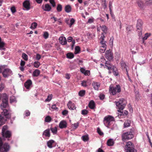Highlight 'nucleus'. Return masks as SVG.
I'll return each mask as SVG.
<instances>
[{"mask_svg":"<svg viewBox=\"0 0 152 152\" xmlns=\"http://www.w3.org/2000/svg\"><path fill=\"white\" fill-rule=\"evenodd\" d=\"M1 97L2 99V102H8V96L6 94H3L1 96Z\"/></svg>","mask_w":152,"mask_h":152,"instance_id":"20","label":"nucleus"},{"mask_svg":"<svg viewBox=\"0 0 152 152\" xmlns=\"http://www.w3.org/2000/svg\"><path fill=\"white\" fill-rule=\"evenodd\" d=\"M68 111L67 110H64L62 112V113L63 115H66L68 114Z\"/></svg>","mask_w":152,"mask_h":152,"instance_id":"57","label":"nucleus"},{"mask_svg":"<svg viewBox=\"0 0 152 152\" xmlns=\"http://www.w3.org/2000/svg\"><path fill=\"white\" fill-rule=\"evenodd\" d=\"M32 84V81L30 80H28L24 83V86L27 89H28Z\"/></svg>","mask_w":152,"mask_h":152,"instance_id":"21","label":"nucleus"},{"mask_svg":"<svg viewBox=\"0 0 152 152\" xmlns=\"http://www.w3.org/2000/svg\"><path fill=\"white\" fill-rule=\"evenodd\" d=\"M120 110L119 109L118 110V116L119 117H121L122 116V115H124V114L121 111V110Z\"/></svg>","mask_w":152,"mask_h":152,"instance_id":"50","label":"nucleus"},{"mask_svg":"<svg viewBox=\"0 0 152 152\" xmlns=\"http://www.w3.org/2000/svg\"><path fill=\"white\" fill-rule=\"evenodd\" d=\"M49 2L53 7L56 6V3L54 0H49Z\"/></svg>","mask_w":152,"mask_h":152,"instance_id":"52","label":"nucleus"},{"mask_svg":"<svg viewBox=\"0 0 152 152\" xmlns=\"http://www.w3.org/2000/svg\"><path fill=\"white\" fill-rule=\"evenodd\" d=\"M43 134L45 135L46 137H50V129H48L45 130Z\"/></svg>","mask_w":152,"mask_h":152,"instance_id":"30","label":"nucleus"},{"mask_svg":"<svg viewBox=\"0 0 152 152\" xmlns=\"http://www.w3.org/2000/svg\"><path fill=\"white\" fill-rule=\"evenodd\" d=\"M4 87V85L3 83H1L0 85V91L3 89Z\"/></svg>","mask_w":152,"mask_h":152,"instance_id":"58","label":"nucleus"},{"mask_svg":"<svg viewBox=\"0 0 152 152\" xmlns=\"http://www.w3.org/2000/svg\"><path fill=\"white\" fill-rule=\"evenodd\" d=\"M107 46V45H102L100 47L99 51L101 53H104L106 49Z\"/></svg>","mask_w":152,"mask_h":152,"instance_id":"31","label":"nucleus"},{"mask_svg":"<svg viewBox=\"0 0 152 152\" xmlns=\"http://www.w3.org/2000/svg\"><path fill=\"white\" fill-rule=\"evenodd\" d=\"M131 124V121L129 120H126L124 124V127L126 128L129 127L130 126Z\"/></svg>","mask_w":152,"mask_h":152,"instance_id":"26","label":"nucleus"},{"mask_svg":"<svg viewBox=\"0 0 152 152\" xmlns=\"http://www.w3.org/2000/svg\"><path fill=\"white\" fill-rule=\"evenodd\" d=\"M102 5L104 9L107 7V5L106 4V0H102Z\"/></svg>","mask_w":152,"mask_h":152,"instance_id":"49","label":"nucleus"},{"mask_svg":"<svg viewBox=\"0 0 152 152\" xmlns=\"http://www.w3.org/2000/svg\"><path fill=\"white\" fill-rule=\"evenodd\" d=\"M114 144V141L112 139H110L108 140L107 144L109 146H113Z\"/></svg>","mask_w":152,"mask_h":152,"instance_id":"25","label":"nucleus"},{"mask_svg":"<svg viewBox=\"0 0 152 152\" xmlns=\"http://www.w3.org/2000/svg\"><path fill=\"white\" fill-rule=\"evenodd\" d=\"M37 25V23L36 22H34L32 23L30 28L32 29H35Z\"/></svg>","mask_w":152,"mask_h":152,"instance_id":"36","label":"nucleus"},{"mask_svg":"<svg viewBox=\"0 0 152 152\" xmlns=\"http://www.w3.org/2000/svg\"><path fill=\"white\" fill-rule=\"evenodd\" d=\"M1 134L4 138H9L12 136L11 132L8 130V127L7 125L4 126L2 128Z\"/></svg>","mask_w":152,"mask_h":152,"instance_id":"2","label":"nucleus"},{"mask_svg":"<svg viewBox=\"0 0 152 152\" xmlns=\"http://www.w3.org/2000/svg\"><path fill=\"white\" fill-rule=\"evenodd\" d=\"M62 10V5L60 4H58L57 7V10L58 12H61Z\"/></svg>","mask_w":152,"mask_h":152,"instance_id":"44","label":"nucleus"},{"mask_svg":"<svg viewBox=\"0 0 152 152\" xmlns=\"http://www.w3.org/2000/svg\"><path fill=\"white\" fill-rule=\"evenodd\" d=\"M73 38L71 37H69L67 38V41L69 42H71V41H72L73 40H72Z\"/></svg>","mask_w":152,"mask_h":152,"instance_id":"63","label":"nucleus"},{"mask_svg":"<svg viewBox=\"0 0 152 152\" xmlns=\"http://www.w3.org/2000/svg\"><path fill=\"white\" fill-rule=\"evenodd\" d=\"M100 27L102 28V31L105 34H106L107 30V27L105 25H102V26H100Z\"/></svg>","mask_w":152,"mask_h":152,"instance_id":"35","label":"nucleus"},{"mask_svg":"<svg viewBox=\"0 0 152 152\" xmlns=\"http://www.w3.org/2000/svg\"><path fill=\"white\" fill-rule=\"evenodd\" d=\"M75 20L73 18L71 19L70 20V23L69 24L70 27H71L72 26L74 23L75 22Z\"/></svg>","mask_w":152,"mask_h":152,"instance_id":"53","label":"nucleus"},{"mask_svg":"<svg viewBox=\"0 0 152 152\" xmlns=\"http://www.w3.org/2000/svg\"><path fill=\"white\" fill-rule=\"evenodd\" d=\"M113 39H114L113 37H112L110 38V40L109 41V44H110V45L111 47H112L113 45Z\"/></svg>","mask_w":152,"mask_h":152,"instance_id":"48","label":"nucleus"},{"mask_svg":"<svg viewBox=\"0 0 152 152\" xmlns=\"http://www.w3.org/2000/svg\"><path fill=\"white\" fill-rule=\"evenodd\" d=\"M79 124V123H75V124H73L72 125L75 127V129H76L78 126Z\"/></svg>","mask_w":152,"mask_h":152,"instance_id":"60","label":"nucleus"},{"mask_svg":"<svg viewBox=\"0 0 152 152\" xmlns=\"http://www.w3.org/2000/svg\"><path fill=\"white\" fill-rule=\"evenodd\" d=\"M51 117L49 116H48L45 118V121L46 122H49L51 121Z\"/></svg>","mask_w":152,"mask_h":152,"instance_id":"45","label":"nucleus"},{"mask_svg":"<svg viewBox=\"0 0 152 152\" xmlns=\"http://www.w3.org/2000/svg\"><path fill=\"white\" fill-rule=\"evenodd\" d=\"M52 94L49 95L48 96L47 98L45 100V102H49L52 99Z\"/></svg>","mask_w":152,"mask_h":152,"instance_id":"47","label":"nucleus"},{"mask_svg":"<svg viewBox=\"0 0 152 152\" xmlns=\"http://www.w3.org/2000/svg\"><path fill=\"white\" fill-rule=\"evenodd\" d=\"M49 34L48 32H45L43 34V37L45 39H47L48 37Z\"/></svg>","mask_w":152,"mask_h":152,"instance_id":"54","label":"nucleus"},{"mask_svg":"<svg viewBox=\"0 0 152 152\" xmlns=\"http://www.w3.org/2000/svg\"><path fill=\"white\" fill-rule=\"evenodd\" d=\"M88 113V111L86 109L83 110H82L81 114L83 115H86Z\"/></svg>","mask_w":152,"mask_h":152,"instance_id":"51","label":"nucleus"},{"mask_svg":"<svg viewBox=\"0 0 152 152\" xmlns=\"http://www.w3.org/2000/svg\"><path fill=\"white\" fill-rule=\"evenodd\" d=\"M8 102H2V103L1 105V108L3 110H5L4 109L7 107L8 106Z\"/></svg>","mask_w":152,"mask_h":152,"instance_id":"22","label":"nucleus"},{"mask_svg":"<svg viewBox=\"0 0 152 152\" xmlns=\"http://www.w3.org/2000/svg\"><path fill=\"white\" fill-rule=\"evenodd\" d=\"M133 137V135L131 131L124 133L122 135V139L123 141L132 139Z\"/></svg>","mask_w":152,"mask_h":152,"instance_id":"7","label":"nucleus"},{"mask_svg":"<svg viewBox=\"0 0 152 152\" xmlns=\"http://www.w3.org/2000/svg\"><path fill=\"white\" fill-rule=\"evenodd\" d=\"M50 129L52 132L53 134H56L57 131L56 127H55L54 128H50Z\"/></svg>","mask_w":152,"mask_h":152,"instance_id":"38","label":"nucleus"},{"mask_svg":"<svg viewBox=\"0 0 152 152\" xmlns=\"http://www.w3.org/2000/svg\"><path fill=\"white\" fill-rule=\"evenodd\" d=\"M150 35V34H148V33L145 34L144 37L143 38V40H146Z\"/></svg>","mask_w":152,"mask_h":152,"instance_id":"55","label":"nucleus"},{"mask_svg":"<svg viewBox=\"0 0 152 152\" xmlns=\"http://www.w3.org/2000/svg\"><path fill=\"white\" fill-rule=\"evenodd\" d=\"M114 118L110 115H108L105 117L104 119V124L107 127H108L109 125H110V122L114 121Z\"/></svg>","mask_w":152,"mask_h":152,"instance_id":"8","label":"nucleus"},{"mask_svg":"<svg viewBox=\"0 0 152 152\" xmlns=\"http://www.w3.org/2000/svg\"><path fill=\"white\" fill-rule=\"evenodd\" d=\"M105 56V58L110 61L112 60L113 58V53L110 50L106 51Z\"/></svg>","mask_w":152,"mask_h":152,"instance_id":"10","label":"nucleus"},{"mask_svg":"<svg viewBox=\"0 0 152 152\" xmlns=\"http://www.w3.org/2000/svg\"><path fill=\"white\" fill-rule=\"evenodd\" d=\"M75 40H73L72 42V46H71V49L72 50H73V49L74 46L75 45Z\"/></svg>","mask_w":152,"mask_h":152,"instance_id":"62","label":"nucleus"},{"mask_svg":"<svg viewBox=\"0 0 152 152\" xmlns=\"http://www.w3.org/2000/svg\"><path fill=\"white\" fill-rule=\"evenodd\" d=\"M112 69L113 73L115 76H117L118 75V72L116 68L115 67L113 66L112 68Z\"/></svg>","mask_w":152,"mask_h":152,"instance_id":"28","label":"nucleus"},{"mask_svg":"<svg viewBox=\"0 0 152 152\" xmlns=\"http://www.w3.org/2000/svg\"><path fill=\"white\" fill-rule=\"evenodd\" d=\"M125 149L126 152H137L136 150L134 148V144L130 141L126 143Z\"/></svg>","mask_w":152,"mask_h":152,"instance_id":"3","label":"nucleus"},{"mask_svg":"<svg viewBox=\"0 0 152 152\" xmlns=\"http://www.w3.org/2000/svg\"><path fill=\"white\" fill-rule=\"evenodd\" d=\"M5 43L4 42H0V50H4L5 49L4 48Z\"/></svg>","mask_w":152,"mask_h":152,"instance_id":"37","label":"nucleus"},{"mask_svg":"<svg viewBox=\"0 0 152 152\" xmlns=\"http://www.w3.org/2000/svg\"><path fill=\"white\" fill-rule=\"evenodd\" d=\"M75 54H77L78 53L80 50V47L78 46H76L75 48Z\"/></svg>","mask_w":152,"mask_h":152,"instance_id":"40","label":"nucleus"},{"mask_svg":"<svg viewBox=\"0 0 152 152\" xmlns=\"http://www.w3.org/2000/svg\"><path fill=\"white\" fill-rule=\"evenodd\" d=\"M120 64L122 69H125L126 67V63L123 60H121V61L120 62Z\"/></svg>","mask_w":152,"mask_h":152,"instance_id":"34","label":"nucleus"},{"mask_svg":"<svg viewBox=\"0 0 152 152\" xmlns=\"http://www.w3.org/2000/svg\"><path fill=\"white\" fill-rule=\"evenodd\" d=\"M59 126L61 129L65 128L67 126V123L66 121H62L60 123Z\"/></svg>","mask_w":152,"mask_h":152,"instance_id":"17","label":"nucleus"},{"mask_svg":"<svg viewBox=\"0 0 152 152\" xmlns=\"http://www.w3.org/2000/svg\"><path fill=\"white\" fill-rule=\"evenodd\" d=\"M2 74L4 77L6 78L12 75V72L9 69H5L3 71Z\"/></svg>","mask_w":152,"mask_h":152,"instance_id":"9","label":"nucleus"},{"mask_svg":"<svg viewBox=\"0 0 152 152\" xmlns=\"http://www.w3.org/2000/svg\"><path fill=\"white\" fill-rule=\"evenodd\" d=\"M126 101L124 99H120L119 101L116 102V105L120 110H123L126 104Z\"/></svg>","mask_w":152,"mask_h":152,"instance_id":"5","label":"nucleus"},{"mask_svg":"<svg viewBox=\"0 0 152 152\" xmlns=\"http://www.w3.org/2000/svg\"><path fill=\"white\" fill-rule=\"evenodd\" d=\"M86 91L85 90H82L79 91V95L81 96H83L85 94Z\"/></svg>","mask_w":152,"mask_h":152,"instance_id":"41","label":"nucleus"},{"mask_svg":"<svg viewBox=\"0 0 152 152\" xmlns=\"http://www.w3.org/2000/svg\"><path fill=\"white\" fill-rule=\"evenodd\" d=\"M10 145L7 143L3 144L0 137V152H7L9 150Z\"/></svg>","mask_w":152,"mask_h":152,"instance_id":"4","label":"nucleus"},{"mask_svg":"<svg viewBox=\"0 0 152 152\" xmlns=\"http://www.w3.org/2000/svg\"><path fill=\"white\" fill-rule=\"evenodd\" d=\"M92 86L95 90H98L100 87V85L98 83L93 82L92 83Z\"/></svg>","mask_w":152,"mask_h":152,"instance_id":"19","label":"nucleus"},{"mask_svg":"<svg viewBox=\"0 0 152 152\" xmlns=\"http://www.w3.org/2000/svg\"><path fill=\"white\" fill-rule=\"evenodd\" d=\"M82 138L84 142L87 141L89 139L88 135L83 136L82 137Z\"/></svg>","mask_w":152,"mask_h":152,"instance_id":"43","label":"nucleus"},{"mask_svg":"<svg viewBox=\"0 0 152 152\" xmlns=\"http://www.w3.org/2000/svg\"><path fill=\"white\" fill-rule=\"evenodd\" d=\"M121 88L119 85H116L115 86H110L109 91L112 95L115 94L117 93H119L121 91Z\"/></svg>","mask_w":152,"mask_h":152,"instance_id":"6","label":"nucleus"},{"mask_svg":"<svg viewBox=\"0 0 152 152\" xmlns=\"http://www.w3.org/2000/svg\"><path fill=\"white\" fill-rule=\"evenodd\" d=\"M11 117V113L9 110H4L0 114V121L3 124L6 122L7 119L10 118Z\"/></svg>","mask_w":152,"mask_h":152,"instance_id":"1","label":"nucleus"},{"mask_svg":"<svg viewBox=\"0 0 152 152\" xmlns=\"http://www.w3.org/2000/svg\"><path fill=\"white\" fill-rule=\"evenodd\" d=\"M65 10L66 12L69 13L70 12L71 10V7L70 5H68L66 6L65 8Z\"/></svg>","mask_w":152,"mask_h":152,"instance_id":"32","label":"nucleus"},{"mask_svg":"<svg viewBox=\"0 0 152 152\" xmlns=\"http://www.w3.org/2000/svg\"><path fill=\"white\" fill-rule=\"evenodd\" d=\"M23 6L26 8L27 10L30 9V3L29 1L28 0H25L23 3Z\"/></svg>","mask_w":152,"mask_h":152,"instance_id":"11","label":"nucleus"},{"mask_svg":"<svg viewBox=\"0 0 152 152\" xmlns=\"http://www.w3.org/2000/svg\"><path fill=\"white\" fill-rule=\"evenodd\" d=\"M40 63L39 62L37 61H35L34 63V66L35 67L38 68L39 66Z\"/></svg>","mask_w":152,"mask_h":152,"instance_id":"46","label":"nucleus"},{"mask_svg":"<svg viewBox=\"0 0 152 152\" xmlns=\"http://www.w3.org/2000/svg\"><path fill=\"white\" fill-rule=\"evenodd\" d=\"M104 38H105V36H104V34L102 33L101 34V37L99 39L100 40V43L102 45H107L106 44V42L104 40Z\"/></svg>","mask_w":152,"mask_h":152,"instance_id":"12","label":"nucleus"},{"mask_svg":"<svg viewBox=\"0 0 152 152\" xmlns=\"http://www.w3.org/2000/svg\"><path fill=\"white\" fill-rule=\"evenodd\" d=\"M137 3L138 6L140 8H143L145 6L144 1H142L140 0H138L137 1Z\"/></svg>","mask_w":152,"mask_h":152,"instance_id":"18","label":"nucleus"},{"mask_svg":"<svg viewBox=\"0 0 152 152\" xmlns=\"http://www.w3.org/2000/svg\"><path fill=\"white\" fill-rule=\"evenodd\" d=\"M97 132L100 135H103V133L101 132L100 129L98 128L97 129Z\"/></svg>","mask_w":152,"mask_h":152,"instance_id":"56","label":"nucleus"},{"mask_svg":"<svg viewBox=\"0 0 152 152\" xmlns=\"http://www.w3.org/2000/svg\"><path fill=\"white\" fill-rule=\"evenodd\" d=\"M105 95L103 94H100L99 97L100 99L103 100L104 98Z\"/></svg>","mask_w":152,"mask_h":152,"instance_id":"64","label":"nucleus"},{"mask_svg":"<svg viewBox=\"0 0 152 152\" xmlns=\"http://www.w3.org/2000/svg\"><path fill=\"white\" fill-rule=\"evenodd\" d=\"M42 8L44 10L48 12L50 11L51 9V7L48 4H45L44 7V5H43Z\"/></svg>","mask_w":152,"mask_h":152,"instance_id":"15","label":"nucleus"},{"mask_svg":"<svg viewBox=\"0 0 152 152\" xmlns=\"http://www.w3.org/2000/svg\"><path fill=\"white\" fill-rule=\"evenodd\" d=\"M22 57L25 61H27L28 60V56L24 53H22Z\"/></svg>","mask_w":152,"mask_h":152,"instance_id":"42","label":"nucleus"},{"mask_svg":"<svg viewBox=\"0 0 152 152\" xmlns=\"http://www.w3.org/2000/svg\"><path fill=\"white\" fill-rule=\"evenodd\" d=\"M54 142V141L52 140L48 141L47 142V146L50 148H52V144Z\"/></svg>","mask_w":152,"mask_h":152,"instance_id":"27","label":"nucleus"},{"mask_svg":"<svg viewBox=\"0 0 152 152\" xmlns=\"http://www.w3.org/2000/svg\"><path fill=\"white\" fill-rule=\"evenodd\" d=\"M144 2L145 6L152 5V0H144Z\"/></svg>","mask_w":152,"mask_h":152,"instance_id":"33","label":"nucleus"},{"mask_svg":"<svg viewBox=\"0 0 152 152\" xmlns=\"http://www.w3.org/2000/svg\"><path fill=\"white\" fill-rule=\"evenodd\" d=\"M11 11L12 13H15L16 11V9L14 7H12L11 8Z\"/></svg>","mask_w":152,"mask_h":152,"instance_id":"61","label":"nucleus"},{"mask_svg":"<svg viewBox=\"0 0 152 152\" xmlns=\"http://www.w3.org/2000/svg\"><path fill=\"white\" fill-rule=\"evenodd\" d=\"M66 56L67 58L71 59L74 57V55L72 53H69L67 54Z\"/></svg>","mask_w":152,"mask_h":152,"instance_id":"39","label":"nucleus"},{"mask_svg":"<svg viewBox=\"0 0 152 152\" xmlns=\"http://www.w3.org/2000/svg\"><path fill=\"white\" fill-rule=\"evenodd\" d=\"M105 67L106 68L109 70H110L112 68V65L110 61H106L105 63Z\"/></svg>","mask_w":152,"mask_h":152,"instance_id":"23","label":"nucleus"},{"mask_svg":"<svg viewBox=\"0 0 152 152\" xmlns=\"http://www.w3.org/2000/svg\"><path fill=\"white\" fill-rule=\"evenodd\" d=\"M88 106L91 109H93L95 107V104L93 100H91L88 104Z\"/></svg>","mask_w":152,"mask_h":152,"instance_id":"24","label":"nucleus"},{"mask_svg":"<svg viewBox=\"0 0 152 152\" xmlns=\"http://www.w3.org/2000/svg\"><path fill=\"white\" fill-rule=\"evenodd\" d=\"M59 40L60 43L62 45H65L67 43V41L66 38L65 37H60Z\"/></svg>","mask_w":152,"mask_h":152,"instance_id":"14","label":"nucleus"},{"mask_svg":"<svg viewBox=\"0 0 152 152\" xmlns=\"http://www.w3.org/2000/svg\"><path fill=\"white\" fill-rule=\"evenodd\" d=\"M143 22L140 19L137 20V23L136 25V27L138 30H140L142 29Z\"/></svg>","mask_w":152,"mask_h":152,"instance_id":"13","label":"nucleus"},{"mask_svg":"<svg viewBox=\"0 0 152 152\" xmlns=\"http://www.w3.org/2000/svg\"><path fill=\"white\" fill-rule=\"evenodd\" d=\"M40 73V71L38 69H37L34 71L33 75L34 77H37L39 75Z\"/></svg>","mask_w":152,"mask_h":152,"instance_id":"29","label":"nucleus"},{"mask_svg":"<svg viewBox=\"0 0 152 152\" xmlns=\"http://www.w3.org/2000/svg\"><path fill=\"white\" fill-rule=\"evenodd\" d=\"M67 106L68 107V108L70 110H74L75 109V105L74 103H72V102L70 101H69L67 104Z\"/></svg>","mask_w":152,"mask_h":152,"instance_id":"16","label":"nucleus"},{"mask_svg":"<svg viewBox=\"0 0 152 152\" xmlns=\"http://www.w3.org/2000/svg\"><path fill=\"white\" fill-rule=\"evenodd\" d=\"M41 58V55L38 53L37 54L36 56V59L37 60H39Z\"/></svg>","mask_w":152,"mask_h":152,"instance_id":"59","label":"nucleus"}]
</instances>
